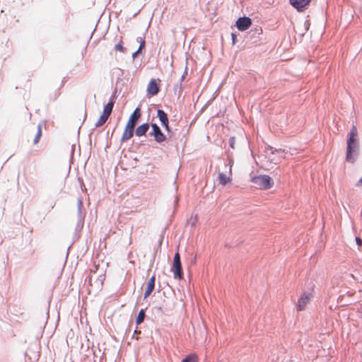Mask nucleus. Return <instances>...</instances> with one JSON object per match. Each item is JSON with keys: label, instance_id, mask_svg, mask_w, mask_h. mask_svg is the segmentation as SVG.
Here are the masks:
<instances>
[{"label": "nucleus", "instance_id": "27", "mask_svg": "<svg viewBox=\"0 0 362 362\" xmlns=\"http://www.w3.org/2000/svg\"><path fill=\"white\" fill-rule=\"evenodd\" d=\"M356 243L358 245H361L362 244V240L359 238H356Z\"/></svg>", "mask_w": 362, "mask_h": 362}, {"label": "nucleus", "instance_id": "31", "mask_svg": "<svg viewBox=\"0 0 362 362\" xmlns=\"http://www.w3.org/2000/svg\"><path fill=\"white\" fill-rule=\"evenodd\" d=\"M361 216H362V210H361Z\"/></svg>", "mask_w": 362, "mask_h": 362}, {"label": "nucleus", "instance_id": "25", "mask_svg": "<svg viewBox=\"0 0 362 362\" xmlns=\"http://www.w3.org/2000/svg\"><path fill=\"white\" fill-rule=\"evenodd\" d=\"M163 240V236L160 235L159 238H158V244H159L158 247H161V244H162Z\"/></svg>", "mask_w": 362, "mask_h": 362}, {"label": "nucleus", "instance_id": "13", "mask_svg": "<svg viewBox=\"0 0 362 362\" xmlns=\"http://www.w3.org/2000/svg\"><path fill=\"white\" fill-rule=\"evenodd\" d=\"M149 129V124L144 123L136 127L135 134L136 136H142L146 134Z\"/></svg>", "mask_w": 362, "mask_h": 362}, {"label": "nucleus", "instance_id": "22", "mask_svg": "<svg viewBox=\"0 0 362 362\" xmlns=\"http://www.w3.org/2000/svg\"><path fill=\"white\" fill-rule=\"evenodd\" d=\"M235 139L234 137H230L229 139V145L230 148H235Z\"/></svg>", "mask_w": 362, "mask_h": 362}, {"label": "nucleus", "instance_id": "19", "mask_svg": "<svg viewBox=\"0 0 362 362\" xmlns=\"http://www.w3.org/2000/svg\"><path fill=\"white\" fill-rule=\"evenodd\" d=\"M144 317H145V312L144 310H141L138 314L136 319V325H139L141 322H143Z\"/></svg>", "mask_w": 362, "mask_h": 362}, {"label": "nucleus", "instance_id": "21", "mask_svg": "<svg viewBox=\"0 0 362 362\" xmlns=\"http://www.w3.org/2000/svg\"><path fill=\"white\" fill-rule=\"evenodd\" d=\"M266 151H267V153L270 151L271 153L274 154L275 152H276V153L281 152V149H276V148H273L272 146H268L267 148Z\"/></svg>", "mask_w": 362, "mask_h": 362}, {"label": "nucleus", "instance_id": "29", "mask_svg": "<svg viewBox=\"0 0 362 362\" xmlns=\"http://www.w3.org/2000/svg\"><path fill=\"white\" fill-rule=\"evenodd\" d=\"M235 35L234 33H232V40L233 44H235Z\"/></svg>", "mask_w": 362, "mask_h": 362}, {"label": "nucleus", "instance_id": "26", "mask_svg": "<svg viewBox=\"0 0 362 362\" xmlns=\"http://www.w3.org/2000/svg\"><path fill=\"white\" fill-rule=\"evenodd\" d=\"M141 51H139V49L134 52L133 54H132V57L134 59L138 54Z\"/></svg>", "mask_w": 362, "mask_h": 362}, {"label": "nucleus", "instance_id": "2", "mask_svg": "<svg viewBox=\"0 0 362 362\" xmlns=\"http://www.w3.org/2000/svg\"><path fill=\"white\" fill-rule=\"evenodd\" d=\"M141 117V110L137 107L132 114L130 115L127 124L124 128V132L121 138V142H125L131 139L134 134V131L136 123Z\"/></svg>", "mask_w": 362, "mask_h": 362}, {"label": "nucleus", "instance_id": "20", "mask_svg": "<svg viewBox=\"0 0 362 362\" xmlns=\"http://www.w3.org/2000/svg\"><path fill=\"white\" fill-rule=\"evenodd\" d=\"M41 135H42L41 124H38V126H37V134H36L35 137L34 141H33L34 144H37L39 141V140H40V139L41 137Z\"/></svg>", "mask_w": 362, "mask_h": 362}, {"label": "nucleus", "instance_id": "28", "mask_svg": "<svg viewBox=\"0 0 362 362\" xmlns=\"http://www.w3.org/2000/svg\"><path fill=\"white\" fill-rule=\"evenodd\" d=\"M142 40H144V37H138L136 38V41H137L138 42H139V43H140Z\"/></svg>", "mask_w": 362, "mask_h": 362}, {"label": "nucleus", "instance_id": "24", "mask_svg": "<svg viewBox=\"0 0 362 362\" xmlns=\"http://www.w3.org/2000/svg\"><path fill=\"white\" fill-rule=\"evenodd\" d=\"M145 40H142L139 43V51H141L145 47Z\"/></svg>", "mask_w": 362, "mask_h": 362}, {"label": "nucleus", "instance_id": "3", "mask_svg": "<svg viewBox=\"0 0 362 362\" xmlns=\"http://www.w3.org/2000/svg\"><path fill=\"white\" fill-rule=\"evenodd\" d=\"M313 288L309 291H303L299 296L296 307L297 311L305 310L307 305L311 302L314 297Z\"/></svg>", "mask_w": 362, "mask_h": 362}, {"label": "nucleus", "instance_id": "10", "mask_svg": "<svg viewBox=\"0 0 362 362\" xmlns=\"http://www.w3.org/2000/svg\"><path fill=\"white\" fill-rule=\"evenodd\" d=\"M159 91V88L155 81V79H151L147 87V93L150 95H156L158 94Z\"/></svg>", "mask_w": 362, "mask_h": 362}, {"label": "nucleus", "instance_id": "15", "mask_svg": "<svg viewBox=\"0 0 362 362\" xmlns=\"http://www.w3.org/2000/svg\"><path fill=\"white\" fill-rule=\"evenodd\" d=\"M182 362H199V358L197 354H191L186 356Z\"/></svg>", "mask_w": 362, "mask_h": 362}, {"label": "nucleus", "instance_id": "14", "mask_svg": "<svg viewBox=\"0 0 362 362\" xmlns=\"http://www.w3.org/2000/svg\"><path fill=\"white\" fill-rule=\"evenodd\" d=\"M115 102L113 100H110L106 105L104 107L103 114L107 116L108 117L111 115V112L112 111V108L114 106Z\"/></svg>", "mask_w": 362, "mask_h": 362}, {"label": "nucleus", "instance_id": "6", "mask_svg": "<svg viewBox=\"0 0 362 362\" xmlns=\"http://www.w3.org/2000/svg\"><path fill=\"white\" fill-rule=\"evenodd\" d=\"M252 21L249 17H240L236 21V26L239 30L244 31L250 28Z\"/></svg>", "mask_w": 362, "mask_h": 362}, {"label": "nucleus", "instance_id": "1", "mask_svg": "<svg viewBox=\"0 0 362 362\" xmlns=\"http://www.w3.org/2000/svg\"><path fill=\"white\" fill-rule=\"evenodd\" d=\"M358 151V131L356 126H352L347 139L346 160L353 163Z\"/></svg>", "mask_w": 362, "mask_h": 362}, {"label": "nucleus", "instance_id": "18", "mask_svg": "<svg viewBox=\"0 0 362 362\" xmlns=\"http://www.w3.org/2000/svg\"><path fill=\"white\" fill-rule=\"evenodd\" d=\"M197 222V215L192 216L187 221V226H190L191 228H194L196 226Z\"/></svg>", "mask_w": 362, "mask_h": 362}, {"label": "nucleus", "instance_id": "9", "mask_svg": "<svg viewBox=\"0 0 362 362\" xmlns=\"http://www.w3.org/2000/svg\"><path fill=\"white\" fill-rule=\"evenodd\" d=\"M157 117L159 118V120L161 124L164 127L166 131H169V125H168V118L167 114L163 110L158 109L157 110Z\"/></svg>", "mask_w": 362, "mask_h": 362}, {"label": "nucleus", "instance_id": "23", "mask_svg": "<svg viewBox=\"0 0 362 362\" xmlns=\"http://www.w3.org/2000/svg\"><path fill=\"white\" fill-rule=\"evenodd\" d=\"M115 49L116 50H118V51H120V52H124V47L122 46V45L121 43H118L115 45Z\"/></svg>", "mask_w": 362, "mask_h": 362}, {"label": "nucleus", "instance_id": "11", "mask_svg": "<svg viewBox=\"0 0 362 362\" xmlns=\"http://www.w3.org/2000/svg\"><path fill=\"white\" fill-rule=\"evenodd\" d=\"M310 1V0H290L291 4L298 11L304 8Z\"/></svg>", "mask_w": 362, "mask_h": 362}, {"label": "nucleus", "instance_id": "8", "mask_svg": "<svg viewBox=\"0 0 362 362\" xmlns=\"http://www.w3.org/2000/svg\"><path fill=\"white\" fill-rule=\"evenodd\" d=\"M151 128L153 129V132H155V141L156 142L161 143L165 141L166 136L156 123L151 124Z\"/></svg>", "mask_w": 362, "mask_h": 362}, {"label": "nucleus", "instance_id": "16", "mask_svg": "<svg viewBox=\"0 0 362 362\" xmlns=\"http://www.w3.org/2000/svg\"><path fill=\"white\" fill-rule=\"evenodd\" d=\"M108 117L105 115L104 114H102V115L100 117L98 120L95 122V127H99L103 125L105 122L107 120Z\"/></svg>", "mask_w": 362, "mask_h": 362}, {"label": "nucleus", "instance_id": "4", "mask_svg": "<svg viewBox=\"0 0 362 362\" xmlns=\"http://www.w3.org/2000/svg\"><path fill=\"white\" fill-rule=\"evenodd\" d=\"M251 180L257 188L262 189H270L274 184L272 178L267 175L255 176Z\"/></svg>", "mask_w": 362, "mask_h": 362}, {"label": "nucleus", "instance_id": "12", "mask_svg": "<svg viewBox=\"0 0 362 362\" xmlns=\"http://www.w3.org/2000/svg\"><path fill=\"white\" fill-rule=\"evenodd\" d=\"M155 279H156L155 276H153L148 280L146 288V291L144 293V298H148L153 292V291L154 289V286H155Z\"/></svg>", "mask_w": 362, "mask_h": 362}, {"label": "nucleus", "instance_id": "7", "mask_svg": "<svg viewBox=\"0 0 362 362\" xmlns=\"http://www.w3.org/2000/svg\"><path fill=\"white\" fill-rule=\"evenodd\" d=\"M82 209H83V202L82 199H78L77 201V211H78V223L76 226V230H81L83 228V223L84 219V216L82 214Z\"/></svg>", "mask_w": 362, "mask_h": 362}, {"label": "nucleus", "instance_id": "5", "mask_svg": "<svg viewBox=\"0 0 362 362\" xmlns=\"http://www.w3.org/2000/svg\"><path fill=\"white\" fill-rule=\"evenodd\" d=\"M172 272H173L174 277L175 279H182L183 278L180 256L178 252H176L174 256Z\"/></svg>", "mask_w": 362, "mask_h": 362}, {"label": "nucleus", "instance_id": "17", "mask_svg": "<svg viewBox=\"0 0 362 362\" xmlns=\"http://www.w3.org/2000/svg\"><path fill=\"white\" fill-rule=\"evenodd\" d=\"M230 180V178L224 173H221L218 175V181L219 183L224 185H226L228 181Z\"/></svg>", "mask_w": 362, "mask_h": 362}, {"label": "nucleus", "instance_id": "30", "mask_svg": "<svg viewBox=\"0 0 362 362\" xmlns=\"http://www.w3.org/2000/svg\"><path fill=\"white\" fill-rule=\"evenodd\" d=\"M149 135L155 138V132H153V129H152L151 132L149 133Z\"/></svg>", "mask_w": 362, "mask_h": 362}]
</instances>
